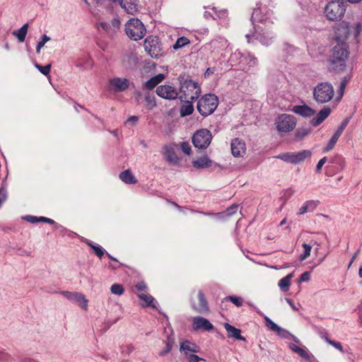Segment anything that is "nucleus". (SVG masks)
I'll use <instances>...</instances> for the list:
<instances>
[{
  "mask_svg": "<svg viewBox=\"0 0 362 362\" xmlns=\"http://www.w3.org/2000/svg\"><path fill=\"white\" fill-rule=\"evenodd\" d=\"M225 300L232 302L238 307H240L243 305V299L240 297L229 296L226 297Z\"/></svg>",
  "mask_w": 362,
  "mask_h": 362,
  "instance_id": "nucleus-45",
  "label": "nucleus"
},
{
  "mask_svg": "<svg viewBox=\"0 0 362 362\" xmlns=\"http://www.w3.org/2000/svg\"><path fill=\"white\" fill-rule=\"evenodd\" d=\"M292 111L303 117H310L315 113V111L306 105H295L293 106Z\"/></svg>",
  "mask_w": 362,
  "mask_h": 362,
  "instance_id": "nucleus-22",
  "label": "nucleus"
},
{
  "mask_svg": "<svg viewBox=\"0 0 362 362\" xmlns=\"http://www.w3.org/2000/svg\"><path fill=\"white\" fill-rule=\"evenodd\" d=\"M238 206L236 204H233L230 207H228L226 211L224 212L225 216L230 217L235 214L238 211Z\"/></svg>",
  "mask_w": 362,
  "mask_h": 362,
  "instance_id": "nucleus-52",
  "label": "nucleus"
},
{
  "mask_svg": "<svg viewBox=\"0 0 362 362\" xmlns=\"http://www.w3.org/2000/svg\"><path fill=\"white\" fill-rule=\"evenodd\" d=\"M145 100L147 103L146 106L149 110L153 108L156 105L155 97L153 94H150L149 93L146 94Z\"/></svg>",
  "mask_w": 362,
  "mask_h": 362,
  "instance_id": "nucleus-39",
  "label": "nucleus"
},
{
  "mask_svg": "<svg viewBox=\"0 0 362 362\" xmlns=\"http://www.w3.org/2000/svg\"><path fill=\"white\" fill-rule=\"evenodd\" d=\"M303 247L304 248V252L303 254L300 255L299 257L300 260L301 261L305 259L307 257L310 256L312 249V247L307 243H303Z\"/></svg>",
  "mask_w": 362,
  "mask_h": 362,
  "instance_id": "nucleus-42",
  "label": "nucleus"
},
{
  "mask_svg": "<svg viewBox=\"0 0 362 362\" xmlns=\"http://www.w3.org/2000/svg\"><path fill=\"white\" fill-rule=\"evenodd\" d=\"M331 113V109L328 107H324L315 117H314L310 123L313 126L317 127Z\"/></svg>",
  "mask_w": 362,
  "mask_h": 362,
  "instance_id": "nucleus-21",
  "label": "nucleus"
},
{
  "mask_svg": "<svg viewBox=\"0 0 362 362\" xmlns=\"http://www.w3.org/2000/svg\"><path fill=\"white\" fill-rule=\"evenodd\" d=\"M311 155L312 153L310 151L303 150L299 152L281 153L276 156V158L286 163L296 165L304 161L306 158H310Z\"/></svg>",
  "mask_w": 362,
  "mask_h": 362,
  "instance_id": "nucleus-9",
  "label": "nucleus"
},
{
  "mask_svg": "<svg viewBox=\"0 0 362 362\" xmlns=\"http://www.w3.org/2000/svg\"><path fill=\"white\" fill-rule=\"evenodd\" d=\"M172 347H173V341H171L170 340H168L165 342V349L163 350H162L161 351H160L159 355L161 356H164L167 355L172 350Z\"/></svg>",
  "mask_w": 362,
  "mask_h": 362,
  "instance_id": "nucleus-49",
  "label": "nucleus"
},
{
  "mask_svg": "<svg viewBox=\"0 0 362 362\" xmlns=\"http://www.w3.org/2000/svg\"><path fill=\"white\" fill-rule=\"evenodd\" d=\"M329 344L333 346L334 348L338 349L339 351L344 352L343 347H342L341 344L339 342L335 341H329Z\"/></svg>",
  "mask_w": 362,
  "mask_h": 362,
  "instance_id": "nucleus-62",
  "label": "nucleus"
},
{
  "mask_svg": "<svg viewBox=\"0 0 362 362\" xmlns=\"http://www.w3.org/2000/svg\"><path fill=\"white\" fill-rule=\"evenodd\" d=\"M163 153L168 162L173 165H177L178 163L179 158L177 156L173 147L170 146H164Z\"/></svg>",
  "mask_w": 362,
  "mask_h": 362,
  "instance_id": "nucleus-23",
  "label": "nucleus"
},
{
  "mask_svg": "<svg viewBox=\"0 0 362 362\" xmlns=\"http://www.w3.org/2000/svg\"><path fill=\"white\" fill-rule=\"evenodd\" d=\"M192 327L194 330L210 331L214 329V325L207 319L198 316L193 318Z\"/></svg>",
  "mask_w": 362,
  "mask_h": 362,
  "instance_id": "nucleus-19",
  "label": "nucleus"
},
{
  "mask_svg": "<svg viewBox=\"0 0 362 362\" xmlns=\"http://www.w3.org/2000/svg\"><path fill=\"white\" fill-rule=\"evenodd\" d=\"M332 163H339L343 168L344 166V164H345V160H344V158L342 156H341L339 155H337L333 158Z\"/></svg>",
  "mask_w": 362,
  "mask_h": 362,
  "instance_id": "nucleus-58",
  "label": "nucleus"
},
{
  "mask_svg": "<svg viewBox=\"0 0 362 362\" xmlns=\"http://www.w3.org/2000/svg\"><path fill=\"white\" fill-rule=\"evenodd\" d=\"M193 101L194 100L185 101V103L180 107V115L182 117L188 116L192 114L194 111V106L192 105Z\"/></svg>",
  "mask_w": 362,
  "mask_h": 362,
  "instance_id": "nucleus-33",
  "label": "nucleus"
},
{
  "mask_svg": "<svg viewBox=\"0 0 362 362\" xmlns=\"http://www.w3.org/2000/svg\"><path fill=\"white\" fill-rule=\"evenodd\" d=\"M134 349V346H132V344H129V345H127L124 349H123V352H125L126 354H129L130 353H132Z\"/></svg>",
  "mask_w": 362,
  "mask_h": 362,
  "instance_id": "nucleus-64",
  "label": "nucleus"
},
{
  "mask_svg": "<svg viewBox=\"0 0 362 362\" xmlns=\"http://www.w3.org/2000/svg\"><path fill=\"white\" fill-rule=\"evenodd\" d=\"M310 273L309 272H305L300 275L298 282L301 283V282L308 281L310 280Z\"/></svg>",
  "mask_w": 362,
  "mask_h": 362,
  "instance_id": "nucleus-59",
  "label": "nucleus"
},
{
  "mask_svg": "<svg viewBox=\"0 0 362 362\" xmlns=\"http://www.w3.org/2000/svg\"><path fill=\"white\" fill-rule=\"evenodd\" d=\"M349 35V25L344 22H342L337 25L335 28V39L338 43L344 42Z\"/></svg>",
  "mask_w": 362,
  "mask_h": 362,
  "instance_id": "nucleus-16",
  "label": "nucleus"
},
{
  "mask_svg": "<svg viewBox=\"0 0 362 362\" xmlns=\"http://www.w3.org/2000/svg\"><path fill=\"white\" fill-rule=\"evenodd\" d=\"M119 178L126 184H136L137 180L129 170H126L119 174Z\"/></svg>",
  "mask_w": 362,
  "mask_h": 362,
  "instance_id": "nucleus-28",
  "label": "nucleus"
},
{
  "mask_svg": "<svg viewBox=\"0 0 362 362\" xmlns=\"http://www.w3.org/2000/svg\"><path fill=\"white\" fill-rule=\"evenodd\" d=\"M125 32L130 39L137 41L145 36L146 30L140 20L131 18L125 24Z\"/></svg>",
  "mask_w": 362,
  "mask_h": 362,
  "instance_id": "nucleus-7",
  "label": "nucleus"
},
{
  "mask_svg": "<svg viewBox=\"0 0 362 362\" xmlns=\"http://www.w3.org/2000/svg\"><path fill=\"white\" fill-rule=\"evenodd\" d=\"M293 276V274L291 273L279 280L278 285L282 291L286 292L288 291Z\"/></svg>",
  "mask_w": 362,
  "mask_h": 362,
  "instance_id": "nucleus-31",
  "label": "nucleus"
},
{
  "mask_svg": "<svg viewBox=\"0 0 362 362\" xmlns=\"http://www.w3.org/2000/svg\"><path fill=\"white\" fill-rule=\"evenodd\" d=\"M310 132V129L309 128H298L295 134V138L298 141L303 140L306 136H308Z\"/></svg>",
  "mask_w": 362,
  "mask_h": 362,
  "instance_id": "nucleus-36",
  "label": "nucleus"
},
{
  "mask_svg": "<svg viewBox=\"0 0 362 362\" xmlns=\"http://www.w3.org/2000/svg\"><path fill=\"white\" fill-rule=\"evenodd\" d=\"M28 28V24L25 23L20 29L14 30L13 35L17 37L20 42L25 41Z\"/></svg>",
  "mask_w": 362,
  "mask_h": 362,
  "instance_id": "nucleus-30",
  "label": "nucleus"
},
{
  "mask_svg": "<svg viewBox=\"0 0 362 362\" xmlns=\"http://www.w3.org/2000/svg\"><path fill=\"white\" fill-rule=\"evenodd\" d=\"M145 50L153 58H158L160 55V45L158 40L151 37H148L144 42Z\"/></svg>",
  "mask_w": 362,
  "mask_h": 362,
  "instance_id": "nucleus-13",
  "label": "nucleus"
},
{
  "mask_svg": "<svg viewBox=\"0 0 362 362\" xmlns=\"http://www.w3.org/2000/svg\"><path fill=\"white\" fill-rule=\"evenodd\" d=\"M180 81V91L181 95L179 99L181 101L195 100L201 94V87L198 83L190 78H185L184 76L178 78Z\"/></svg>",
  "mask_w": 362,
  "mask_h": 362,
  "instance_id": "nucleus-2",
  "label": "nucleus"
},
{
  "mask_svg": "<svg viewBox=\"0 0 362 362\" xmlns=\"http://www.w3.org/2000/svg\"><path fill=\"white\" fill-rule=\"evenodd\" d=\"M165 78V76L163 74H158V75L151 77L148 79L144 85V88L147 90L153 89L158 84L162 82Z\"/></svg>",
  "mask_w": 362,
  "mask_h": 362,
  "instance_id": "nucleus-25",
  "label": "nucleus"
},
{
  "mask_svg": "<svg viewBox=\"0 0 362 362\" xmlns=\"http://www.w3.org/2000/svg\"><path fill=\"white\" fill-rule=\"evenodd\" d=\"M181 149L183 153L187 155H189L191 153V146L188 142L183 141L180 145Z\"/></svg>",
  "mask_w": 362,
  "mask_h": 362,
  "instance_id": "nucleus-54",
  "label": "nucleus"
},
{
  "mask_svg": "<svg viewBox=\"0 0 362 362\" xmlns=\"http://www.w3.org/2000/svg\"><path fill=\"white\" fill-rule=\"evenodd\" d=\"M276 333L282 338H288L291 334L286 329L279 327Z\"/></svg>",
  "mask_w": 362,
  "mask_h": 362,
  "instance_id": "nucleus-55",
  "label": "nucleus"
},
{
  "mask_svg": "<svg viewBox=\"0 0 362 362\" xmlns=\"http://www.w3.org/2000/svg\"><path fill=\"white\" fill-rule=\"evenodd\" d=\"M190 43V41L189 40L188 38H187L186 37H179L175 43L173 45V47L174 49L177 50V49H179L180 48H182L183 47L189 45Z\"/></svg>",
  "mask_w": 362,
  "mask_h": 362,
  "instance_id": "nucleus-37",
  "label": "nucleus"
},
{
  "mask_svg": "<svg viewBox=\"0 0 362 362\" xmlns=\"http://www.w3.org/2000/svg\"><path fill=\"white\" fill-rule=\"evenodd\" d=\"M109 23L113 33H116V31L119 28L120 26V21L119 20V18H114Z\"/></svg>",
  "mask_w": 362,
  "mask_h": 362,
  "instance_id": "nucleus-47",
  "label": "nucleus"
},
{
  "mask_svg": "<svg viewBox=\"0 0 362 362\" xmlns=\"http://www.w3.org/2000/svg\"><path fill=\"white\" fill-rule=\"evenodd\" d=\"M218 105V97L211 93L206 94L202 96L197 103V110L204 117H207L212 114Z\"/></svg>",
  "mask_w": 362,
  "mask_h": 362,
  "instance_id": "nucleus-5",
  "label": "nucleus"
},
{
  "mask_svg": "<svg viewBox=\"0 0 362 362\" xmlns=\"http://www.w3.org/2000/svg\"><path fill=\"white\" fill-rule=\"evenodd\" d=\"M192 165L196 168H205L211 167L212 165V160H210L207 156L199 158L197 160L192 162Z\"/></svg>",
  "mask_w": 362,
  "mask_h": 362,
  "instance_id": "nucleus-27",
  "label": "nucleus"
},
{
  "mask_svg": "<svg viewBox=\"0 0 362 362\" xmlns=\"http://www.w3.org/2000/svg\"><path fill=\"white\" fill-rule=\"evenodd\" d=\"M192 140L196 148L205 149L211 144L212 135L209 130L206 129H201L194 134Z\"/></svg>",
  "mask_w": 362,
  "mask_h": 362,
  "instance_id": "nucleus-8",
  "label": "nucleus"
},
{
  "mask_svg": "<svg viewBox=\"0 0 362 362\" xmlns=\"http://www.w3.org/2000/svg\"><path fill=\"white\" fill-rule=\"evenodd\" d=\"M35 67L40 71L41 74L45 76L49 75L51 70V64H47L46 66H41L38 64H35Z\"/></svg>",
  "mask_w": 362,
  "mask_h": 362,
  "instance_id": "nucleus-41",
  "label": "nucleus"
},
{
  "mask_svg": "<svg viewBox=\"0 0 362 362\" xmlns=\"http://www.w3.org/2000/svg\"><path fill=\"white\" fill-rule=\"evenodd\" d=\"M351 79V76L350 75H347V76H345L341 81V83H340V86L339 87V89L337 90V94L339 95V98L341 99L343 95H344V90H345V88H346V86L348 83V82L349 81V80Z\"/></svg>",
  "mask_w": 362,
  "mask_h": 362,
  "instance_id": "nucleus-35",
  "label": "nucleus"
},
{
  "mask_svg": "<svg viewBox=\"0 0 362 362\" xmlns=\"http://www.w3.org/2000/svg\"><path fill=\"white\" fill-rule=\"evenodd\" d=\"M138 296L144 302V303L142 304L143 306L152 307L154 308L156 307L157 301L153 296L145 293H140Z\"/></svg>",
  "mask_w": 362,
  "mask_h": 362,
  "instance_id": "nucleus-29",
  "label": "nucleus"
},
{
  "mask_svg": "<svg viewBox=\"0 0 362 362\" xmlns=\"http://www.w3.org/2000/svg\"><path fill=\"white\" fill-rule=\"evenodd\" d=\"M242 57H243V53L237 49L230 54L228 62L231 66L240 64V60L242 59Z\"/></svg>",
  "mask_w": 362,
  "mask_h": 362,
  "instance_id": "nucleus-34",
  "label": "nucleus"
},
{
  "mask_svg": "<svg viewBox=\"0 0 362 362\" xmlns=\"http://www.w3.org/2000/svg\"><path fill=\"white\" fill-rule=\"evenodd\" d=\"M156 92L159 97L169 100L179 98L177 89L170 85L158 86Z\"/></svg>",
  "mask_w": 362,
  "mask_h": 362,
  "instance_id": "nucleus-12",
  "label": "nucleus"
},
{
  "mask_svg": "<svg viewBox=\"0 0 362 362\" xmlns=\"http://www.w3.org/2000/svg\"><path fill=\"white\" fill-rule=\"evenodd\" d=\"M49 40H50V37H48L47 35H43L42 36L41 41H40L37 43V47H36V52H37V53L39 54L40 52L41 49L44 47L45 43L47 42Z\"/></svg>",
  "mask_w": 362,
  "mask_h": 362,
  "instance_id": "nucleus-46",
  "label": "nucleus"
},
{
  "mask_svg": "<svg viewBox=\"0 0 362 362\" xmlns=\"http://www.w3.org/2000/svg\"><path fill=\"white\" fill-rule=\"evenodd\" d=\"M92 249L93 250L95 255H97L99 258H101L104 255V250L100 246H92Z\"/></svg>",
  "mask_w": 362,
  "mask_h": 362,
  "instance_id": "nucleus-56",
  "label": "nucleus"
},
{
  "mask_svg": "<svg viewBox=\"0 0 362 362\" xmlns=\"http://www.w3.org/2000/svg\"><path fill=\"white\" fill-rule=\"evenodd\" d=\"M7 199V189L5 186L0 188V208L2 204Z\"/></svg>",
  "mask_w": 362,
  "mask_h": 362,
  "instance_id": "nucleus-51",
  "label": "nucleus"
},
{
  "mask_svg": "<svg viewBox=\"0 0 362 362\" xmlns=\"http://www.w3.org/2000/svg\"><path fill=\"white\" fill-rule=\"evenodd\" d=\"M326 161H327V157H323L322 158H321L319 160V162L317 163V166H316V172L317 173H320V172L322 166L326 163Z\"/></svg>",
  "mask_w": 362,
  "mask_h": 362,
  "instance_id": "nucleus-61",
  "label": "nucleus"
},
{
  "mask_svg": "<svg viewBox=\"0 0 362 362\" xmlns=\"http://www.w3.org/2000/svg\"><path fill=\"white\" fill-rule=\"evenodd\" d=\"M348 122H349V119H346L344 121H343V122L341 124V125L339 127V128L334 132V134H335L338 137H340V136L341 135L343 131L344 130V129L347 126Z\"/></svg>",
  "mask_w": 362,
  "mask_h": 362,
  "instance_id": "nucleus-53",
  "label": "nucleus"
},
{
  "mask_svg": "<svg viewBox=\"0 0 362 362\" xmlns=\"http://www.w3.org/2000/svg\"><path fill=\"white\" fill-rule=\"evenodd\" d=\"M301 358L308 361H311L312 358H313V356L312 354H310L307 350L305 349L301 348L300 351L297 353Z\"/></svg>",
  "mask_w": 362,
  "mask_h": 362,
  "instance_id": "nucleus-48",
  "label": "nucleus"
},
{
  "mask_svg": "<svg viewBox=\"0 0 362 362\" xmlns=\"http://www.w3.org/2000/svg\"><path fill=\"white\" fill-rule=\"evenodd\" d=\"M257 62V59L250 53H243V57L240 60V64L248 65L250 67L255 66Z\"/></svg>",
  "mask_w": 362,
  "mask_h": 362,
  "instance_id": "nucleus-32",
  "label": "nucleus"
},
{
  "mask_svg": "<svg viewBox=\"0 0 362 362\" xmlns=\"http://www.w3.org/2000/svg\"><path fill=\"white\" fill-rule=\"evenodd\" d=\"M199 346L189 340H185L180 343V351L184 355L185 358L188 357L189 355L199 352Z\"/></svg>",
  "mask_w": 362,
  "mask_h": 362,
  "instance_id": "nucleus-15",
  "label": "nucleus"
},
{
  "mask_svg": "<svg viewBox=\"0 0 362 362\" xmlns=\"http://www.w3.org/2000/svg\"><path fill=\"white\" fill-rule=\"evenodd\" d=\"M264 319L265 321L266 326L271 330L276 332L278 330L279 326L273 322L269 317L264 315Z\"/></svg>",
  "mask_w": 362,
  "mask_h": 362,
  "instance_id": "nucleus-40",
  "label": "nucleus"
},
{
  "mask_svg": "<svg viewBox=\"0 0 362 362\" xmlns=\"http://www.w3.org/2000/svg\"><path fill=\"white\" fill-rule=\"evenodd\" d=\"M276 125L279 132H288L295 128L296 119L293 115L283 114L278 117Z\"/></svg>",
  "mask_w": 362,
  "mask_h": 362,
  "instance_id": "nucleus-10",
  "label": "nucleus"
},
{
  "mask_svg": "<svg viewBox=\"0 0 362 362\" xmlns=\"http://www.w3.org/2000/svg\"><path fill=\"white\" fill-rule=\"evenodd\" d=\"M12 357L10 354L5 352L4 350L0 349V361L1 362H11Z\"/></svg>",
  "mask_w": 362,
  "mask_h": 362,
  "instance_id": "nucleus-50",
  "label": "nucleus"
},
{
  "mask_svg": "<svg viewBox=\"0 0 362 362\" xmlns=\"http://www.w3.org/2000/svg\"><path fill=\"white\" fill-rule=\"evenodd\" d=\"M339 138V137H338L335 134H333V136L330 139L329 141L328 142L327 146L324 149V151L325 152H328V151H331L334 148V146L336 144V143L337 142Z\"/></svg>",
  "mask_w": 362,
  "mask_h": 362,
  "instance_id": "nucleus-43",
  "label": "nucleus"
},
{
  "mask_svg": "<svg viewBox=\"0 0 362 362\" xmlns=\"http://www.w3.org/2000/svg\"><path fill=\"white\" fill-rule=\"evenodd\" d=\"M231 153L235 157H242L245 153L246 148L245 142L238 138L231 141Z\"/></svg>",
  "mask_w": 362,
  "mask_h": 362,
  "instance_id": "nucleus-17",
  "label": "nucleus"
},
{
  "mask_svg": "<svg viewBox=\"0 0 362 362\" xmlns=\"http://www.w3.org/2000/svg\"><path fill=\"white\" fill-rule=\"evenodd\" d=\"M110 86L115 92H122L129 88V81L127 78L116 77L110 80Z\"/></svg>",
  "mask_w": 362,
  "mask_h": 362,
  "instance_id": "nucleus-18",
  "label": "nucleus"
},
{
  "mask_svg": "<svg viewBox=\"0 0 362 362\" xmlns=\"http://www.w3.org/2000/svg\"><path fill=\"white\" fill-rule=\"evenodd\" d=\"M224 327L227 331L228 337H232L238 340L245 341V338L241 335L240 329L230 325L228 323L224 324Z\"/></svg>",
  "mask_w": 362,
  "mask_h": 362,
  "instance_id": "nucleus-24",
  "label": "nucleus"
},
{
  "mask_svg": "<svg viewBox=\"0 0 362 362\" xmlns=\"http://www.w3.org/2000/svg\"><path fill=\"white\" fill-rule=\"evenodd\" d=\"M319 202L315 200L306 201L303 205L299 209L298 215H302L309 211H313L318 205Z\"/></svg>",
  "mask_w": 362,
  "mask_h": 362,
  "instance_id": "nucleus-26",
  "label": "nucleus"
},
{
  "mask_svg": "<svg viewBox=\"0 0 362 362\" xmlns=\"http://www.w3.org/2000/svg\"><path fill=\"white\" fill-rule=\"evenodd\" d=\"M120 6L128 14L134 15L139 11V0H122Z\"/></svg>",
  "mask_w": 362,
  "mask_h": 362,
  "instance_id": "nucleus-20",
  "label": "nucleus"
},
{
  "mask_svg": "<svg viewBox=\"0 0 362 362\" xmlns=\"http://www.w3.org/2000/svg\"><path fill=\"white\" fill-rule=\"evenodd\" d=\"M110 291L112 294L121 296L124 293V289L122 284H114L110 287Z\"/></svg>",
  "mask_w": 362,
  "mask_h": 362,
  "instance_id": "nucleus-38",
  "label": "nucleus"
},
{
  "mask_svg": "<svg viewBox=\"0 0 362 362\" xmlns=\"http://www.w3.org/2000/svg\"><path fill=\"white\" fill-rule=\"evenodd\" d=\"M185 359H187L188 362H199L200 361L204 360L195 354L189 355L188 357L185 358Z\"/></svg>",
  "mask_w": 362,
  "mask_h": 362,
  "instance_id": "nucleus-57",
  "label": "nucleus"
},
{
  "mask_svg": "<svg viewBox=\"0 0 362 362\" xmlns=\"http://www.w3.org/2000/svg\"><path fill=\"white\" fill-rule=\"evenodd\" d=\"M23 218L31 223H36L40 222V217L34 216H26Z\"/></svg>",
  "mask_w": 362,
  "mask_h": 362,
  "instance_id": "nucleus-60",
  "label": "nucleus"
},
{
  "mask_svg": "<svg viewBox=\"0 0 362 362\" xmlns=\"http://www.w3.org/2000/svg\"><path fill=\"white\" fill-rule=\"evenodd\" d=\"M349 56V46L346 43H337L331 49L328 60L329 69L339 73L344 70Z\"/></svg>",
  "mask_w": 362,
  "mask_h": 362,
  "instance_id": "nucleus-1",
  "label": "nucleus"
},
{
  "mask_svg": "<svg viewBox=\"0 0 362 362\" xmlns=\"http://www.w3.org/2000/svg\"><path fill=\"white\" fill-rule=\"evenodd\" d=\"M255 33L252 34H246L245 37L248 42L252 41V37H255L259 42L265 46L271 45L275 38L274 32L266 26L257 25L254 27Z\"/></svg>",
  "mask_w": 362,
  "mask_h": 362,
  "instance_id": "nucleus-3",
  "label": "nucleus"
},
{
  "mask_svg": "<svg viewBox=\"0 0 362 362\" xmlns=\"http://www.w3.org/2000/svg\"><path fill=\"white\" fill-rule=\"evenodd\" d=\"M346 11V3L343 0H333L325 7L327 18L332 21H340Z\"/></svg>",
  "mask_w": 362,
  "mask_h": 362,
  "instance_id": "nucleus-4",
  "label": "nucleus"
},
{
  "mask_svg": "<svg viewBox=\"0 0 362 362\" xmlns=\"http://www.w3.org/2000/svg\"><path fill=\"white\" fill-rule=\"evenodd\" d=\"M191 306L197 313L204 314L209 311L207 300L202 291H199L197 298H192Z\"/></svg>",
  "mask_w": 362,
  "mask_h": 362,
  "instance_id": "nucleus-11",
  "label": "nucleus"
},
{
  "mask_svg": "<svg viewBox=\"0 0 362 362\" xmlns=\"http://www.w3.org/2000/svg\"><path fill=\"white\" fill-rule=\"evenodd\" d=\"M62 295L71 302H77L83 310H87L88 300L85 296L79 292L62 291Z\"/></svg>",
  "mask_w": 362,
  "mask_h": 362,
  "instance_id": "nucleus-14",
  "label": "nucleus"
},
{
  "mask_svg": "<svg viewBox=\"0 0 362 362\" xmlns=\"http://www.w3.org/2000/svg\"><path fill=\"white\" fill-rule=\"evenodd\" d=\"M334 93V87L331 83L322 82L314 88L313 98L317 103L323 104L330 101Z\"/></svg>",
  "mask_w": 362,
  "mask_h": 362,
  "instance_id": "nucleus-6",
  "label": "nucleus"
},
{
  "mask_svg": "<svg viewBox=\"0 0 362 362\" xmlns=\"http://www.w3.org/2000/svg\"><path fill=\"white\" fill-rule=\"evenodd\" d=\"M216 71V68L215 67H211V68H208L206 71L204 72V77L205 78H209L210 76H211L212 74H214Z\"/></svg>",
  "mask_w": 362,
  "mask_h": 362,
  "instance_id": "nucleus-63",
  "label": "nucleus"
},
{
  "mask_svg": "<svg viewBox=\"0 0 362 362\" xmlns=\"http://www.w3.org/2000/svg\"><path fill=\"white\" fill-rule=\"evenodd\" d=\"M98 28H101L106 33L109 35L113 34V32L110 26L109 22L101 21L98 23Z\"/></svg>",
  "mask_w": 362,
  "mask_h": 362,
  "instance_id": "nucleus-44",
  "label": "nucleus"
}]
</instances>
